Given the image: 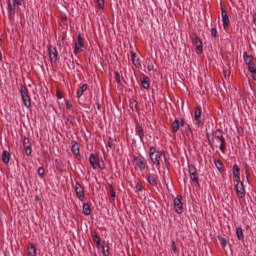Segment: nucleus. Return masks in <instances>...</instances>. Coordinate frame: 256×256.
Segmentation results:
<instances>
[{
	"instance_id": "f257e3e1",
	"label": "nucleus",
	"mask_w": 256,
	"mask_h": 256,
	"mask_svg": "<svg viewBox=\"0 0 256 256\" xmlns=\"http://www.w3.org/2000/svg\"><path fill=\"white\" fill-rule=\"evenodd\" d=\"M164 155H165V152L157 151V148H155V146H152L149 149V158L157 167H161V161H162L161 158L164 157Z\"/></svg>"
},
{
	"instance_id": "f03ea898",
	"label": "nucleus",
	"mask_w": 256,
	"mask_h": 256,
	"mask_svg": "<svg viewBox=\"0 0 256 256\" xmlns=\"http://www.w3.org/2000/svg\"><path fill=\"white\" fill-rule=\"evenodd\" d=\"M23 3V0H8L7 5H8V18L10 21H13L15 19V13L17 11V7L21 6Z\"/></svg>"
},
{
	"instance_id": "7ed1b4c3",
	"label": "nucleus",
	"mask_w": 256,
	"mask_h": 256,
	"mask_svg": "<svg viewBox=\"0 0 256 256\" xmlns=\"http://www.w3.org/2000/svg\"><path fill=\"white\" fill-rule=\"evenodd\" d=\"M214 143H215V139H219L220 145H219V150L221 151V153H225V151L227 150V142L225 141V137L223 136V130L221 129H217L214 134Z\"/></svg>"
},
{
	"instance_id": "20e7f679",
	"label": "nucleus",
	"mask_w": 256,
	"mask_h": 256,
	"mask_svg": "<svg viewBox=\"0 0 256 256\" xmlns=\"http://www.w3.org/2000/svg\"><path fill=\"white\" fill-rule=\"evenodd\" d=\"M188 173L190 175V181H192L196 187H201V184L199 183V173L197 172L195 165H188Z\"/></svg>"
},
{
	"instance_id": "39448f33",
	"label": "nucleus",
	"mask_w": 256,
	"mask_h": 256,
	"mask_svg": "<svg viewBox=\"0 0 256 256\" xmlns=\"http://www.w3.org/2000/svg\"><path fill=\"white\" fill-rule=\"evenodd\" d=\"M20 95L23 101V105L29 109V107H31V97H29V90L27 89V86H21Z\"/></svg>"
},
{
	"instance_id": "423d86ee",
	"label": "nucleus",
	"mask_w": 256,
	"mask_h": 256,
	"mask_svg": "<svg viewBox=\"0 0 256 256\" xmlns=\"http://www.w3.org/2000/svg\"><path fill=\"white\" fill-rule=\"evenodd\" d=\"M134 163L141 172L149 168V165H147V160L142 155L134 157Z\"/></svg>"
},
{
	"instance_id": "0eeeda50",
	"label": "nucleus",
	"mask_w": 256,
	"mask_h": 256,
	"mask_svg": "<svg viewBox=\"0 0 256 256\" xmlns=\"http://www.w3.org/2000/svg\"><path fill=\"white\" fill-rule=\"evenodd\" d=\"M48 55L51 63H57V57H59V52L57 51V47L54 45H48Z\"/></svg>"
},
{
	"instance_id": "6e6552de",
	"label": "nucleus",
	"mask_w": 256,
	"mask_h": 256,
	"mask_svg": "<svg viewBox=\"0 0 256 256\" xmlns=\"http://www.w3.org/2000/svg\"><path fill=\"white\" fill-rule=\"evenodd\" d=\"M192 45L196 47V53L198 55H201V53H203V41H201V38H199L197 34L192 37Z\"/></svg>"
},
{
	"instance_id": "1a4fd4ad",
	"label": "nucleus",
	"mask_w": 256,
	"mask_h": 256,
	"mask_svg": "<svg viewBox=\"0 0 256 256\" xmlns=\"http://www.w3.org/2000/svg\"><path fill=\"white\" fill-rule=\"evenodd\" d=\"M174 209L178 215H181V213H183V196H176V198L174 199Z\"/></svg>"
},
{
	"instance_id": "9d476101",
	"label": "nucleus",
	"mask_w": 256,
	"mask_h": 256,
	"mask_svg": "<svg viewBox=\"0 0 256 256\" xmlns=\"http://www.w3.org/2000/svg\"><path fill=\"white\" fill-rule=\"evenodd\" d=\"M89 164L91 165L92 169H97V167L101 170L105 169V167L101 166L99 163V157L95 156V154H90Z\"/></svg>"
},
{
	"instance_id": "9b49d317",
	"label": "nucleus",
	"mask_w": 256,
	"mask_h": 256,
	"mask_svg": "<svg viewBox=\"0 0 256 256\" xmlns=\"http://www.w3.org/2000/svg\"><path fill=\"white\" fill-rule=\"evenodd\" d=\"M221 15H222L223 30L227 31V29H229V16L227 15V10L223 6H221Z\"/></svg>"
},
{
	"instance_id": "f8f14e48",
	"label": "nucleus",
	"mask_w": 256,
	"mask_h": 256,
	"mask_svg": "<svg viewBox=\"0 0 256 256\" xmlns=\"http://www.w3.org/2000/svg\"><path fill=\"white\" fill-rule=\"evenodd\" d=\"M77 41L74 45V54L77 55L78 53H81V47H85V43L83 41V36L81 34H78Z\"/></svg>"
},
{
	"instance_id": "ddd939ff",
	"label": "nucleus",
	"mask_w": 256,
	"mask_h": 256,
	"mask_svg": "<svg viewBox=\"0 0 256 256\" xmlns=\"http://www.w3.org/2000/svg\"><path fill=\"white\" fill-rule=\"evenodd\" d=\"M235 191H236V195L237 197H239V199H243V197H245V184L242 183H236L235 184Z\"/></svg>"
},
{
	"instance_id": "4468645a",
	"label": "nucleus",
	"mask_w": 256,
	"mask_h": 256,
	"mask_svg": "<svg viewBox=\"0 0 256 256\" xmlns=\"http://www.w3.org/2000/svg\"><path fill=\"white\" fill-rule=\"evenodd\" d=\"M135 131H136V135H138L140 141H143V139L145 137V129L137 121H136V124H135Z\"/></svg>"
},
{
	"instance_id": "2eb2a0df",
	"label": "nucleus",
	"mask_w": 256,
	"mask_h": 256,
	"mask_svg": "<svg viewBox=\"0 0 256 256\" xmlns=\"http://www.w3.org/2000/svg\"><path fill=\"white\" fill-rule=\"evenodd\" d=\"M75 193L80 201H83V198L85 197V191L83 190V186L79 182H76L75 185Z\"/></svg>"
},
{
	"instance_id": "dca6fc26",
	"label": "nucleus",
	"mask_w": 256,
	"mask_h": 256,
	"mask_svg": "<svg viewBox=\"0 0 256 256\" xmlns=\"http://www.w3.org/2000/svg\"><path fill=\"white\" fill-rule=\"evenodd\" d=\"M23 147H24V150H25V154L28 157H31L32 149H31V141L29 140V138H27V137L24 138Z\"/></svg>"
},
{
	"instance_id": "f3484780",
	"label": "nucleus",
	"mask_w": 256,
	"mask_h": 256,
	"mask_svg": "<svg viewBox=\"0 0 256 256\" xmlns=\"http://www.w3.org/2000/svg\"><path fill=\"white\" fill-rule=\"evenodd\" d=\"M146 179L149 185H152V187H157V181L159 180V177L157 176V174H154V173L148 174Z\"/></svg>"
},
{
	"instance_id": "a211bd4d",
	"label": "nucleus",
	"mask_w": 256,
	"mask_h": 256,
	"mask_svg": "<svg viewBox=\"0 0 256 256\" xmlns=\"http://www.w3.org/2000/svg\"><path fill=\"white\" fill-rule=\"evenodd\" d=\"M141 87H143V89H149V87H151V79L149 78V76H145L144 74H142Z\"/></svg>"
},
{
	"instance_id": "6ab92c4d",
	"label": "nucleus",
	"mask_w": 256,
	"mask_h": 256,
	"mask_svg": "<svg viewBox=\"0 0 256 256\" xmlns=\"http://www.w3.org/2000/svg\"><path fill=\"white\" fill-rule=\"evenodd\" d=\"M201 108L200 107H196V110L194 112V119L197 123L198 127H201L203 125V121H201Z\"/></svg>"
},
{
	"instance_id": "aec40b11",
	"label": "nucleus",
	"mask_w": 256,
	"mask_h": 256,
	"mask_svg": "<svg viewBox=\"0 0 256 256\" xmlns=\"http://www.w3.org/2000/svg\"><path fill=\"white\" fill-rule=\"evenodd\" d=\"M71 151L73 154L76 155V157H78L79 159H81V153H80V150H79V144L77 143V141L73 140L71 142Z\"/></svg>"
},
{
	"instance_id": "412c9836",
	"label": "nucleus",
	"mask_w": 256,
	"mask_h": 256,
	"mask_svg": "<svg viewBox=\"0 0 256 256\" xmlns=\"http://www.w3.org/2000/svg\"><path fill=\"white\" fill-rule=\"evenodd\" d=\"M65 125L68 129H73V127H75V117L69 115L65 121Z\"/></svg>"
},
{
	"instance_id": "4be33fe9",
	"label": "nucleus",
	"mask_w": 256,
	"mask_h": 256,
	"mask_svg": "<svg viewBox=\"0 0 256 256\" xmlns=\"http://www.w3.org/2000/svg\"><path fill=\"white\" fill-rule=\"evenodd\" d=\"M9 161H11V153L7 150H3L2 162L4 163V165H8Z\"/></svg>"
},
{
	"instance_id": "5701e85b",
	"label": "nucleus",
	"mask_w": 256,
	"mask_h": 256,
	"mask_svg": "<svg viewBox=\"0 0 256 256\" xmlns=\"http://www.w3.org/2000/svg\"><path fill=\"white\" fill-rule=\"evenodd\" d=\"M87 89H89V85L87 84H83L76 93V97L77 99H81V97H83V93H85V91H87Z\"/></svg>"
},
{
	"instance_id": "b1692460",
	"label": "nucleus",
	"mask_w": 256,
	"mask_h": 256,
	"mask_svg": "<svg viewBox=\"0 0 256 256\" xmlns=\"http://www.w3.org/2000/svg\"><path fill=\"white\" fill-rule=\"evenodd\" d=\"M91 238L94 241V243H96V247H99L101 245V238L99 237V234H97V232H92Z\"/></svg>"
},
{
	"instance_id": "393cba45",
	"label": "nucleus",
	"mask_w": 256,
	"mask_h": 256,
	"mask_svg": "<svg viewBox=\"0 0 256 256\" xmlns=\"http://www.w3.org/2000/svg\"><path fill=\"white\" fill-rule=\"evenodd\" d=\"M131 59L135 67H141V62L139 61V58H137V54L133 51L131 52Z\"/></svg>"
},
{
	"instance_id": "a878e982",
	"label": "nucleus",
	"mask_w": 256,
	"mask_h": 256,
	"mask_svg": "<svg viewBox=\"0 0 256 256\" xmlns=\"http://www.w3.org/2000/svg\"><path fill=\"white\" fill-rule=\"evenodd\" d=\"M243 59L246 65H252L253 64V56H250L247 54V52L243 53Z\"/></svg>"
},
{
	"instance_id": "bb28decb",
	"label": "nucleus",
	"mask_w": 256,
	"mask_h": 256,
	"mask_svg": "<svg viewBox=\"0 0 256 256\" xmlns=\"http://www.w3.org/2000/svg\"><path fill=\"white\" fill-rule=\"evenodd\" d=\"M236 235H237L238 241H243V239H245V235L243 234V228L237 227L236 228Z\"/></svg>"
},
{
	"instance_id": "cd10ccee",
	"label": "nucleus",
	"mask_w": 256,
	"mask_h": 256,
	"mask_svg": "<svg viewBox=\"0 0 256 256\" xmlns=\"http://www.w3.org/2000/svg\"><path fill=\"white\" fill-rule=\"evenodd\" d=\"M206 139H208V145H210L211 149H215V137H213V134H212V137L209 133L206 134Z\"/></svg>"
},
{
	"instance_id": "c85d7f7f",
	"label": "nucleus",
	"mask_w": 256,
	"mask_h": 256,
	"mask_svg": "<svg viewBox=\"0 0 256 256\" xmlns=\"http://www.w3.org/2000/svg\"><path fill=\"white\" fill-rule=\"evenodd\" d=\"M35 255H37V248L33 244H30L28 246V256H35Z\"/></svg>"
},
{
	"instance_id": "c756f323",
	"label": "nucleus",
	"mask_w": 256,
	"mask_h": 256,
	"mask_svg": "<svg viewBox=\"0 0 256 256\" xmlns=\"http://www.w3.org/2000/svg\"><path fill=\"white\" fill-rule=\"evenodd\" d=\"M82 211L85 215H91V206L89 205V203L83 204Z\"/></svg>"
},
{
	"instance_id": "7c9ffc66",
	"label": "nucleus",
	"mask_w": 256,
	"mask_h": 256,
	"mask_svg": "<svg viewBox=\"0 0 256 256\" xmlns=\"http://www.w3.org/2000/svg\"><path fill=\"white\" fill-rule=\"evenodd\" d=\"M179 126H180L179 120L175 119V120L172 122V133H178V131H179Z\"/></svg>"
},
{
	"instance_id": "2f4dec72",
	"label": "nucleus",
	"mask_w": 256,
	"mask_h": 256,
	"mask_svg": "<svg viewBox=\"0 0 256 256\" xmlns=\"http://www.w3.org/2000/svg\"><path fill=\"white\" fill-rule=\"evenodd\" d=\"M107 145L109 149H111L112 151H115V139H113V137L108 138Z\"/></svg>"
},
{
	"instance_id": "473e14b6",
	"label": "nucleus",
	"mask_w": 256,
	"mask_h": 256,
	"mask_svg": "<svg viewBox=\"0 0 256 256\" xmlns=\"http://www.w3.org/2000/svg\"><path fill=\"white\" fill-rule=\"evenodd\" d=\"M109 189H110V197H111L112 201H115V197H117L115 188H113V185L109 184Z\"/></svg>"
},
{
	"instance_id": "72a5a7b5",
	"label": "nucleus",
	"mask_w": 256,
	"mask_h": 256,
	"mask_svg": "<svg viewBox=\"0 0 256 256\" xmlns=\"http://www.w3.org/2000/svg\"><path fill=\"white\" fill-rule=\"evenodd\" d=\"M232 171H233L234 176L241 175V169L239 168V165H237V164H234Z\"/></svg>"
},
{
	"instance_id": "f704fd0d",
	"label": "nucleus",
	"mask_w": 256,
	"mask_h": 256,
	"mask_svg": "<svg viewBox=\"0 0 256 256\" xmlns=\"http://www.w3.org/2000/svg\"><path fill=\"white\" fill-rule=\"evenodd\" d=\"M218 241L222 247H227V239L223 236H218Z\"/></svg>"
},
{
	"instance_id": "c9c22d12",
	"label": "nucleus",
	"mask_w": 256,
	"mask_h": 256,
	"mask_svg": "<svg viewBox=\"0 0 256 256\" xmlns=\"http://www.w3.org/2000/svg\"><path fill=\"white\" fill-rule=\"evenodd\" d=\"M214 165L218 169V171H221V169H223V162H221V160H215Z\"/></svg>"
},
{
	"instance_id": "e433bc0d",
	"label": "nucleus",
	"mask_w": 256,
	"mask_h": 256,
	"mask_svg": "<svg viewBox=\"0 0 256 256\" xmlns=\"http://www.w3.org/2000/svg\"><path fill=\"white\" fill-rule=\"evenodd\" d=\"M102 255L103 256H109V245H103L102 246Z\"/></svg>"
},
{
	"instance_id": "4c0bfd02",
	"label": "nucleus",
	"mask_w": 256,
	"mask_h": 256,
	"mask_svg": "<svg viewBox=\"0 0 256 256\" xmlns=\"http://www.w3.org/2000/svg\"><path fill=\"white\" fill-rule=\"evenodd\" d=\"M130 109H136V111H139V108L137 107V100H130Z\"/></svg>"
},
{
	"instance_id": "58836bf2",
	"label": "nucleus",
	"mask_w": 256,
	"mask_h": 256,
	"mask_svg": "<svg viewBox=\"0 0 256 256\" xmlns=\"http://www.w3.org/2000/svg\"><path fill=\"white\" fill-rule=\"evenodd\" d=\"M96 3L98 5L99 9L105 8V0H96Z\"/></svg>"
},
{
	"instance_id": "ea45409f",
	"label": "nucleus",
	"mask_w": 256,
	"mask_h": 256,
	"mask_svg": "<svg viewBox=\"0 0 256 256\" xmlns=\"http://www.w3.org/2000/svg\"><path fill=\"white\" fill-rule=\"evenodd\" d=\"M115 81L119 84L121 83V74L119 72H114Z\"/></svg>"
},
{
	"instance_id": "a19ab883",
	"label": "nucleus",
	"mask_w": 256,
	"mask_h": 256,
	"mask_svg": "<svg viewBox=\"0 0 256 256\" xmlns=\"http://www.w3.org/2000/svg\"><path fill=\"white\" fill-rule=\"evenodd\" d=\"M38 175L40 177H45V168L44 167H39L38 168Z\"/></svg>"
},
{
	"instance_id": "79ce46f5",
	"label": "nucleus",
	"mask_w": 256,
	"mask_h": 256,
	"mask_svg": "<svg viewBox=\"0 0 256 256\" xmlns=\"http://www.w3.org/2000/svg\"><path fill=\"white\" fill-rule=\"evenodd\" d=\"M211 36H212L214 39H217V37H219V35H217V28H212V29H211Z\"/></svg>"
},
{
	"instance_id": "37998d69",
	"label": "nucleus",
	"mask_w": 256,
	"mask_h": 256,
	"mask_svg": "<svg viewBox=\"0 0 256 256\" xmlns=\"http://www.w3.org/2000/svg\"><path fill=\"white\" fill-rule=\"evenodd\" d=\"M248 71H250V73H254L256 71L255 63L248 65Z\"/></svg>"
},
{
	"instance_id": "c03bdc74",
	"label": "nucleus",
	"mask_w": 256,
	"mask_h": 256,
	"mask_svg": "<svg viewBox=\"0 0 256 256\" xmlns=\"http://www.w3.org/2000/svg\"><path fill=\"white\" fill-rule=\"evenodd\" d=\"M135 189L136 191H139V192L143 191V184H141V182H137Z\"/></svg>"
},
{
	"instance_id": "a18cd8bd",
	"label": "nucleus",
	"mask_w": 256,
	"mask_h": 256,
	"mask_svg": "<svg viewBox=\"0 0 256 256\" xmlns=\"http://www.w3.org/2000/svg\"><path fill=\"white\" fill-rule=\"evenodd\" d=\"M234 181H235L236 183H243V182L241 181V174H236V175H234Z\"/></svg>"
},
{
	"instance_id": "49530a36",
	"label": "nucleus",
	"mask_w": 256,
	"mask_h": 256,
	"mask_svg": "<svg viewBox=\"0 0 256 256\" xmlns=\"http://www.w3.org/2000/svg\"><path fill=\"white\" fill-rule=\"evenodd\" d=\"M171 247H172L173 253H177V244H175V241L171 242Z\"/></svg>"
},
{
	"instance_id": "de8ad7c7",
	"label": "nucleus",
	"mask_w": 256,
	"mask_h": 256,
	"mask_svg": "<svg viewBox=\"0 0 256 256\" xmlns=\"http://www.w3.org/2000/svg\"><path fill=\"white\" fill-rule=\"evenodd\" d=\"M223 75H224L225 79H227L231 75V72H229L227 69H224Z\"/></svg>"
},
{
	"instance_id": "09e8293b",
	"label": "nucleus",
	"mask_w": 256,
	"mask_h": 256,
	"mask_svg": "<svg viewBox=\"0 0 256 256\" xmlns=\"http://www.w3.org/2000/svg\"><path fill=\"white\" fill-rule=\"evenodd\" d=\"M55 163H56V169H57V171H63V168H61V164H59V161H58V160H55Z\"/></svg>"
},
{
	"instance_id": "8fccbe9b",
	"label": "nucleus",
	"mask_w": 256,
	"mask_h": 256,
	"mask_svg": "<svg viewBox=\"0 0 256 256\" xmlns=\"http://www.w3.org/2000/svg\"><path fill=\"white\" fill-rule=\"evenodd\" d=\"M65 105L67 109H71V107H73V104H71L69 100H65Z\"/></svg>"
},
{
	"instance_id": "3c124183",
	"label": "nucleus",
	"mask_w": 256,
	"mask_h": 256,
	"mask_svg": "<svg viewBox=\"0 0 256 256\" xmlns=\"http://www.w3.org/2000/svg\"><path fill=\"white\" fill-rule=\"evenodd\" d=\"M56 97H57V99H63V93H61V91H57V93H56Z\"/></svg>"
},
{
	"instance_id": "603ef678",
	"label": "nucleus",
	"mask_w": 256,
	"mask_h": 256,
	"mask_svg": "<svg viewBox=\"0 0 256 256\" xmlns=\"http://www.w3.org/2000/svg\"><path fill=\"white\" fill-rule=\"evenodd\" d=\"M187 129H186V135L189 137V135H191V133H193L192 131H191V126H189V125H187Z\"/></svg>"
},
{
	"instance_id": "864d4df0",
	"label": "nucleus",
	"mask_w": 256,
	"mask_h": 256,
	"mask_svg": "<svg viewBox=\"0 0 256 256\" xmlns=\"http://www.w3.org/2000/svg\"><path fill=\"white\" fill-rule=\"evenodd\" d=\"M245 175H246L247 181H249V177L251 176V174L249 173V169L247 168H245Z\"/></svg>"
},
{
	"instance_id": "5fc2aeb1",
	"label": "nucleus",
	"mask_w": 256,
	"mask_h": 256,
	"mask_svg": "<svg viewBox=\"0 0 256 256\" xmlns=\"http://www.w3.org/2000/svg\"><path fill=\"white\" fill-rule=\"evenodd\" d=\"M164 163H165V167H169V160L167 159V157H165V154H164Z\"/></svg>"
},
{
	"instance_id": "6e6d98bb",
	"label": "nucleus",
	"mask_w": 256,
	"mask_h": 256,
	"mask_svg": "<svg viewBox=\"0 0 256 256\" xmlns=\"http://www.w3.org/2000/svg\"><path fill=\"white\" fill-rule=\"evenodd\" d=\"M185 125V119L181 118L180 119V126L183 127Z\"/></svg>"
},
{
	"instance_id": "4d7b16f0",
	"label": "nucleus",
	"mask_w": 256,
	"mask_h": 256,
	"mask_svg": "<svg viewBox=\"0 0 256 256\" xmlns=\"http://www.w3.org/2000/svg\"><path fill=\"white\" fill-rule=\"evenodd\" d=\"M252 21H253L254 25H256V13H254Z\"/></svg>"
},
{
	"instance_id": "13d9d810",
	"label": "nucleus",
	"mask_w": 256,
	"mask_h": 256,
	"mask_svg": "<svg viewBox=\"0 0 256 256\" xmlns=\"http://www.w3.org/2000/svg\"><path fill=\"white\" fill-rule=\"evenodd\" d=\"M252 78H253L254 81H256V71L252 72Z\"/></svg>"
},
{
	"instance_id": "bf43d9fd",
	"label": "nucleus",
	"mask_w": 256,
	"mask_h": 256,
	"mask_svg": "<svg viewBox=\"0 0 256 256\" xmlns=\"http://www.w3.org/2000/svg\"><path fill=\"white\" fill-rule=\"evenodd\" d=\"M96 105H97V109L100 110L101 109V103L98 102V103H96Z\"/></svg>"
},
{
	"instance_id": "052dcab7",
	"label": "nucleus",
	"mask_w": 256,
	"mask_h": 256,
	"mask_svg": "<svg viewBox=\"0 0 256 256\" xmlns=\"http://www.w3.org/2000/svg\"><path fill=\"white\" fill-rule=\"evenodd\" d=\"M148 71H153V66H147Z\"/></svg>"
},
{
	"instance_id": "680f3d73",
	"label": "nucleus",
	"mask_w": 256,
	"mask_h": 256,
	"mask_svg": "<svg viewBox=\"0 0 256 256\" xmlns=\"http://www.w3.org/2000/svg\"><path fill=\"white\" fill-rule=\"evenodd\" d=\"M71 59H72V65H73V63H75V60L73 58V54H71Z\"/></svg>"
},
{
	"instance_id": "e2e57ef3",
	"label": "nucleus",
	"mask_w": 256,
	"mask_h": 256,
	"mask_svg": "<svg viewBox=\"0 0 256 256\" xmlns=\"http://www.w3.org/2000/svg\"><path fill=\"white\" fill-rule=\"evenodd\" d=\"M0 6H1V9H3V3H1V1H0Z\"/></svg>"
},
{
	"instance_id": "0e129e2a",
	"label": "nucleus",
	"mask_w": 256,
	"mask_h": 256,
	"mask_svg": "<svg viewBox=\"0 0 256 256\" xmlns=\"http://www.w3.org/2000/svg\"><path fill=\"white\" fill-rule=\"evenodd\" d=\"M215 141H217L218 143H220V142H219V139H215Z\"/></svg>"
},
{
	"instance_id": "69168bd1",
	"label": "nucleus",
	"mask_w": 256,
	"mask_h": 256,
	"mask_svg": "<svg viewBox=\"0 0 256 256\" xmlns=\"http://www.w3.org/2000/svg\"><path fill=\"white\" fill-rule=\"evenodd\" d=\"M36 199H39V196H36Z\"/></svg>"
},
{
	"instance_id": "338daca9",
	"label": "nucleus",
	"mask_w": 256,
	"mask_h": 256,
	"mask_svg": "<svg viewBox=\"0 0 256 256\" xmlns=\"http://www.w3.org/2000/svg\"><path fill=\"white\" fill-rule=\"evenodd\" d=\"M94 256H97V253H94Z\"/></svg>"
}]
</instances>
